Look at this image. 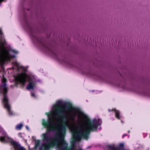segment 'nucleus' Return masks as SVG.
<instances>
[{
	"mask_svg": "<svg viewBox=\"0 0 150 150\" xmlns=\"http://www.w3.org/2000/svg\"><path fill=\"white\" fill-rule=\"evenodd\" d=\"M121 122H123V121H122V120H121Z\"/></svg>",
	"mask_w": 150,
	"mask_h": 150,
	"instance_id": "412c9836",
	"label": "nucleus"
},
{
	"mask_svg": "<svg viewBox=\"0 0 150 150\" xmlns=\"http://www.w3.org/2000/svg\"><path fill=\"white\" fill-rule=\"evenodd\" d=\"M34 140L35 141V146L36 149H37L40 146V141L39 140H36V139H34Z\"/></svg>",
	"mask_w": 150,
	"mask_h": 150,
	"instance_id": "9b49d317",
	"label": "nucleus"
},
{
	"mask_svg": "<svg viewBox=\"0 0 150 150\" xmlns=\"http://www.w3.org/2000/svg\"><path fill=\"white\" fill-rule=\"evenodd\" d=\"M31 38L36 46L47 53L51 54L58 60L72 68H77L81 74L96 80H103L102 74L93 70L91 67L81 66L77 67L73 61L59 51L53 45L50 44L45 38L41 36L38 29L31 23Z\"/></svg>",
	"mask_w": 150,
	"mask_h": 150,
	"instance_id": "f03ea898",
	"label": "nucleus"
},
{
	"mask_svg": "<svg viewBox=\"0 0 150 150\" xmlns=\"http://www.w3.org/2000/svg\"><path fill=\"white\" fill-rule=\"evenodd\" d=\"M127 134H124L123 136H122V138H124V137L126 136H127Z\"/></svg>",
	"mask_w": 150,
	"mask_h": 150,
	"instance_id": "2eb2a0df",
	"label": "nucleus"
},
{
	"mask_svg": "<svg viewBox=\"0 0 150 150\" xmlns=\"http://www.w3.org/2000/svg\"><path fill=\"white\" fill-rule=\"evenodd\" d=\"M6 0H0V5L3 1L6 2ZM0 50H14L6 44L4 38L2 30L0 28Z\"/></svg>",
	"mask_w": 150,
	"mask_h": 150,
	"instance_id": "423d86ee",
	"label": "nucleus"
},
{
	"mask_svg": "<svg viewBox=\"0 0 150 150\" xmlns=\"http://www.w3.org/2000/svg\"><path fill=\"white\" fill-rule=\"evenodd\" d=\"M116 84L118 87L123 89H127L126 83L125 81H121L116 83Z\"/></svg>",
	"mask_w": 150,
	"mask_h": 150,
	"instance_id": "1a4fd4ad",
	"label": "nucleus"
},
{
	"mask_svg": "<svg viewBox=\"0 0 150 150\" xmlns=\"http://www.w3.org/2000/svg\"><path fill=\"white\" fill-rule=\"evenodd\" d=\"M31 96L34 98H37V96L33 92L31 91Z\"/></svg>",
	"mask_w": 150,
	"mask_h": 150,
	"instance_id": "ddd939ff",
	"label": "nucleus"
},
{
	"mask_svg": "<svg viewBox=\"0 0 150 150\" xmlns=\"http://www.w3.org/2000/svg\"><path fill=\"white\" fill-rule=\"evenodd\" d=\"M2 134L3 135L0 137L1 142L4 143H10L14 147L15 150H26L23 147L21 146L20 144L8 137L5 132H3Z\"/></svg>",
	"mask_w": 150,
	"mask_h": 150,
	"instance_id": "39448f33",
	"label": "nucleus"
},
{
	"mask_svg": "<svg viewBox=\"0 0 150 150\" xmlns=\"http://www.w3.org/2000/svg\"><path fill=\"white\" fill-rule=\"evenodd\" d=\"M13 64L17 68L18 71H21V69L22 71H26L25 69L23 66H21L20 64L18 63L17 61L13 62Z\"/></svg>",
	"mask_w": 150,
	"mask_h": 150,
	"instance_id": "6e6552de",
	"label": "nucleus"
},
{
	"mask_svg": "<svg viewBox=\"0 0 150 150\" xmlns=\"http://www.w3.org/2000/svg\"><path fill=\"white\" fill-rule=\"evenodd\" d=\"M91 147V146H88V147H87V149H89V148H90Z\"/></svg>",
	"mask_w": 150,
	"mask_h": 150,
	"instance_id": "6ab92c4d",
	"label": "nucleus"
},
{
	"mask_svg": "<svg viewBox=\"0 0 150 150\" xmlns=\"http://www.w3.org/2000/svg\"><path fill=\"white\" fill-rule=\"evenodd\" d=\"M26 127V129H28V130H29V128L28 127V126H26V127Z\"/></svg>",
	"mask_w": 150,
	"mask_h": 150,
	"instance_id": "dca6fc26",
	"label": "nucleus"
},
{
	"mask_svg": "<svg viewBox=\"0 0 150 150\" xmlns=\"http://www.w3.org/2000/svg\"><path fill=\"white\" fill-rule=\"evenodd\" d=\"M124 144L123 143H121L119 144V146L120 147H123Z\"/></svg>",
	"mask_w": 150,
	"mask_h": 150,
	"instance_id": "4468645a",
	"label": "nucleus"
},
{
	"mask_svg": "<svg viewBox=\"0 0 150 150\" xmlns=\"http://www.w3.org/2000/svg\"><path fill=\"white\" fill-rule=\"evenodd\" d=\"M16 82L22 86H24L27 81L29 82L26 88L28 90H33L35 88L38 82L41 83L42 81L35 76L30 73L29 75L21 73L18 74L16 78Z\"/></svg>",
	"mask_w": 150,
	"mask_h": 150,
	"instance_id": "7ed1b4c3",
	"label": "nucleus"
},
{
	"mask_svg": "<svg viewBox=\"0 0 150 150\" xmlns=\"http://www.w3.org/2000/svg\"><path fill=\"white\" fill-rule=\"evenodd\" d=\"M12 86H13L12 85H11V87H12Z\"/></svg>",
	"mask_w": 150,
	"mask_h": 150,
	"instance_id": "5701e85b",
	"label": "nucleus"
},
{
	"mask_svg": "<svg viewBox=\"0 0 150 150\" xmlns=\"http://www.w3.org/2000/svg\"><path fill=\"white\" fill-rule=\"evenodd\" d=\"M111 110L110 109H108V111L109 112H110V111H111Z\"/></svg>",
	"mask_w": 150,
	"mask_h": 150,
	"instance_id": "aec40b11",
	"label": "nucleus"
},
{
	"mask_svg": "<svg viewBox=\"0 0 150 150\" xmlns=\"http://www.w3.org/2000/svg\"><path fill=\"white\" fill-rule=\"evenodd\" d=\"M98 129L99 130H100L101 129V127H100V128H98Z\"/></svg>",
	"mask_w": 150,
	"mask_h": 150,
	"instance_id": "a211bd4d",
	"label": "nucleus"
},
{
	"mask_svg": "<svg viewBox=\"0 0 150 150\" xmlns=\"http://www.w3.org/2000/svg\"><path fill=\"white\" fill-rule=\"evenodd\" d=\"M23 125L22 123L18 124L16 125V129L17 130H20L22 128Z\"/></svg>",
	"mask_w": 150,
	"mask_h": 150,
	"instance_id": "f8f14e48",
	"label": "nucleus"
},
{
	"mask_svg": "<svg viewBox=\"0 0 150 150\" xmlns=\"http://www.w3.org/2000/svg\"><path fill=\"white\" fill-rule=\"evenodd\" d=\"M137 92L142 95L150 97V89H149L141 88Z\"/></svg>",
	"mask_w": 150,
	"mask_h": 150,
	"instance_id": "0eeeda50",
	"label": "nucleus"
},
{
	"mask_svg": "<svg viewBox=\"0 0 150 150\" xmlns=\"http://www.w3.org/2000/svg\"><path fill=\"white\" fill-rule=\"evenodd\" d=\"M112 111H114L115 113V117L119 120H121L122 117L121 115L120 112L119 111L116 110L115 109H113Z\"/></svg>",
	"mask_w": 150,
	"mask_h": 150,
	"instance_id": "9d476101",
	"label": "nucleus"
},
{
	"mask_svg": "<svg viewBox=\"0 0 150 150\" xmlns=\"http://www.w3.org/2000/svg\"><path fill=\"white\" fill-rule=\"evenodd\" d=\"M47 121L43 119L42 124L46 132L41 134L43 143L39 150H83L77 147L82 138L87 140L91 132L97 130L102 120H91L87 115L76 107L60 100L53 105L49 113L46 112Z\"/></svg>",
	"mask_w": 150,
	"mask_h": 150,
	"instance_id": "f257e3e1",
	"label": "nucleus"
},
{
	"mask_svg": "<svg viewBox=\"0 0 150 150\" xmlns=\"http://www.w3.org/2000/svg\"><path fill=\"white\" fill-rule=\"evenodd\" d=\"M32 138L33 140H34V139H35V137L34 136H32Z\"/></svg>",
	"mask_w": 150,
	"mask_h": 150,
	"instance_id": "f3484780",
	"label": "nucleus"
},
{
	"mask_svg": "<svg viewBox=\"0 0 150 150\" xmlns=\"http://www.w3.org/2000/svg\"><path fill=\"white\" fill-rule=\"evenodd\" d=\"M6 79L3 77L2 79V82L3 84L0 88V90L1 93L2 94L3 96L2 102L4 106L7 109L9 115L12 116L13 115V113L11 110L10 106L8 103V98L6 95L7 92V88L6 84Z\"/></svg>",
	"mask_w": 150,
	"mask_h": 150,
	"instance_id": "20e7f679",
	"label": "nucleus"
},
{
	"mask_svg": "<svg viewBox=\"0 0 150 150\" xmlns=\"http://www.w3.org/2000/svg\"><path fill=\"white\" fill-rule=\"evenodd\" d=\"M130 132V131L129 130L128 131V132L129 133Z\"/></svg>",
	"mask_w": 150,
	"mask_h": 150,
	"instance_id": "4be33fe9",
	"label": "nucleus"
}]
</instances>
